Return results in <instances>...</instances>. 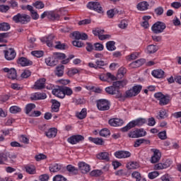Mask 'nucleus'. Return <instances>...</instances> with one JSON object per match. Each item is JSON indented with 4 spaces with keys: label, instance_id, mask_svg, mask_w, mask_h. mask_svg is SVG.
<instances>
[{
    "label": "nucleus",
    "instance_id": "f257e3e1",
    "mask_svg": "<svg viewBox=\"0 0 181 181\" xmlns=\"http://www.w3.org/2000/svg\"><path fill=\"white\" fill-rule=\"evenodd\" d=\"M31 19L30 16L21 13H18L13 17V21L15 23H21V25H28Z\"/></svg>",
    "mask_w": 181,
    "mask_h": 181
},
{
    "label": "nucleus",
    "instance_id": "f03ea898",
    "mask_svg": "<svg viewBox=\"0 0 181 181\" xmlns=\"http://www.w3.org/2000/svg\"><path fill=\"white\" fill-rule=\"evenodd\" d=\"M166 29V24L163 22L158 21L151 27V30L156 35L162 33Z\"/></svg>",
    "mask_w": 181,
    "mask_h": 181
},
{
    "label": "nucleus",
    "instance_id": "7ed1b4c3",
    "mask_svg": "<svg viewBox=\"0 0 181 181\" xmlns=\"http://www.w3.org/2000/svg\"><path fill=\"white\" fill-rule=\"evenodd\" d=\"M87 8L98 12V13H104V10L98 1H90L87 4Z\"/></svg>",
    "mask_w": 181,
    "mask_h": 181
},
{
    "label": "nucleus",
    "instance_id": "20e7f679",
    "mask_svg": "<svg viewBox=\"0 0 181 181\" xmlns=\"http://www.w3.org/2000/svg\"><path fill=\"white\" fill-rule=\"evenodd\" d=\"M97 107L100 111H108L110 110V101L105 99L97 100Z\"/></svg>",
    "mask_w": 181,
    "mask_h": 181
},
{
    "label": "nucleus",
    "instance_id": "39448f33",
    "mask_svg": "<svg viewBox=\"0 0 181 181\" xmlns=\"http://www.w3.org/2000/svg\"><path fill=\"white\" fill-rule=\"evenodd\" d=\"M146 135V132L144 129H137L134 131H131L128 134L129 138H142Z\"/></svg>",
    "mask_w": 181,
    "mask_h": 181
},
{
    "label": "nucleus",
    "instance_id": "423d86ee",
    "mask_svg": "<svg viewBox=\"0 0 181 181\" xmlns=\"http://www.w3.org/2000/svg\"><path fill=\"white\" fill-rule=\"evenodd\" d=\"M105 91L107 94H110V95H116V98H122V93L119 91V89H115L113 85L107 87Z\"/></svg>",
    "mask_w": 181,
    "mask_h": 181
},
{
    "label": "nucleus",
    "instance_id": "0eeeda50",
    "mask_svg": "<svg viewBox=\"0 0 181 181\" xmlns=\"http://www.w3.org/2000/svg\"><path fill=\"white\" fill-rule=\"evenodd\" d=\"M2 71H4V73H7L8 78H11V80H16V77H18V75L16 74V69H15V68H4Z\"/></svg>",
    "mask_w": 181,
    "mask_h": 181
},
{
    "label": "nucleus",
    "instance_id": "6e6552de",
    "mask_svg": "<svg viewBox=\"0 0 181 181\" xmlns=\"http://www.w3.org/2000/svg\"><path fill=\"white\" fill-rule=\"evenodd\" d=\"M71 35L76 40H87L88 39V35L86 33L74 31Z\"/></svg>",
    "mask_w": 181,
    "mask_h": 181
},
{
    "label": "nucleus",
    "instance_id": "1a4fd4ad",
    "mask_svg": "<svg viewBox=\"0 0 181 181\" xmlns=\"http://www.w3.org/2000/svg\"><path fill=\"white\" fill-rule=\"evenodd\" d=\"M81 141H84V136L80 134L74 135L68 138V142L71 144V145H76V144H78V142H81Z\"/></svg>",
    "mask_w": 181,
    "mask_h": 181
},
{
    "label": "nucleus",
    "instance_id": "9d476101",
    "mask_svg": "<svg viewBox=\"0 0 181 181\" xmlns=\"http://www.w3.org/2000/svg\"><path fill=\"white\" fill-rule=\"evenodd\" d=\"M4 57L6 60H13V59L16 57V52L13 48H9L8 49L4 51Z\"/></svg>",
    "mask_w": 181,
    "mask_h": 181
},
{
    "label": "nucleus",
    "instance_id": "9b49d317",
    "mask_svg": "<svg viewBox=\"0 0 181 181\" xmlns=\"http://www.w3.org/2000/svg\"><path fill=\"white\" fill-rule=\"evenodd\" d=\"M78 169L81 170V173L86 175V173H88L90 172V165L86 163L85 162H80L78 163Z\"/></svg>",
    "mask_w": 181,
    "mask_h": 181
},
{
    "label": "nucleus",
    "instance_id": "f8f14e48",
    "mask_svg": "<svg viewBox=\"0 0 181 181\" xmlns=\"http://www.w3.org/2000/svg\"><path fill=\"white\" fill-rule=\"evenodd\" d=\"M18 64H21L23 67H26L28 66H32L33 64V62L30 61L26 57H21L18 59Z\"/></svg>",
    "mask_w": 181,
    "mask_h": 181
},
{
    "label": "nucleus",
    "instance_id": "ddd939ff",
    "mask_svg": "<svg viewBox=\"0 0 181 181\" xmlns=\"http://www.w3.org/2000/svg\"><path fill=\"white\" fill-rule=\"evenodd\" d=\"M45 84H46V78H40L35 83L34 88L35 90H43L45 88Z\"/></svg>",
    "mask_w": 181,
    "mask_h": 181
},
{
    "label": "nucleus",
    "instance_id": "4468645a",
    "mask_svg": "<svg viewBox=\"0 0 181 181\" xmlns=\"http://www.w3.org/2000/svg\"><path fill=\"white\" fill-rule=\"evenodd\" d=\"M54 40V35H49L48 37H44L40 39L42 43H46L48 47H53V40Z\"/></svg>",
    "mask_w": 181,
    "mask_h": 181
},
{
    "label": "nucleus",
    "instance_id": "2eb2a0df",
    "mask_svg": "<svg viewBox=\"0 0 181 181\" xmlns=\"http://www.w3.org/2000/svg\"><path fill=\"white\" fill-rule=\"evenodd\" d=\"M152 151L153 152V156L151 157V163H158L162 156L160 151L158 149H152Z\"/></svg>",
    "mask_w": 181,
    "mask_h": 181
},
{
    "label": "nucleus",
    "instance_id": "dca6fc26",
    "mask_svg": "<svg viewBox=\"0 0 181 181\" xmlns=\"http://www.w3.org/2000/svg\"><path fill=\"white\" fill-rule=\"evenodd\" d=\"M115 158H117V159L129 158V156H131V153L125 151H117L115 153Z\"/></svg>",
    "mask_w": 181,
    "mask_h": 181
},
{
    "label": "nucleus",
    "instance_id": "f3484780",
    "mask_svg": "<svg viewBox=\"0 0 181 181\" xmlns=\"http://www.w3.org/2000/svg\"><path fill=\"white\" fill-rule=\"evenodd\" d=\"M45 63L47 66L54 67V66H57V64H59V61L54 59V55H52V57L45 59Z\"/></svg>",
    "mask_w": 181,
    "mask_h": 181
},
{
    "label": "nucleus",
    "instance_id": "a211bd4d",
    "mask_svg": "<svg viewBox=\"0 0 181 181\" xmlns=\"http://www.w3.org/2000/svg\"><path fill=\"white\" fill-rule=\"evenodd\" d=\"M52 94L56 97H58V98H64L62 86H58V88L53 89Z\"/></svg>",
    "mask_w": 181,
    "mask_h": 181
},
{
    "label": "nucleus",
    "instance_id": "6ab92c4d",
    "mask_svg": "<svg viewBox=\"0 0 181 181\" xmlns=\"http://www.w3.org/2000/svg\"><path fill=\"white\" fill-rule=\"evenodd\" d=\"M96 158L100 160L110 162V153L108 152H100L96 155Z\"/></svg>",
    "mask_w": 181,
    "mask_h": 181
},
{
    "label": "nucleus",
    "instance_id": "aec40b11",
    "mask_svg": "<svg viewBox=\"0 0 181 181\" xmlns=\"http://www.w3.org/2000/svg\"><path fill=\"white\" fill-rule=\"evenodd\" d=\"M46 93H35L30 97V100L34 101H37V100H46L47 98Z\"/></svg>",
    "mask_w": 181,
    "mask_h": 181
},
{
    "label": "nucleus",
    "instance_id": "412c9836",
    "mask_svg": "<svg viewBox=\"0 0 181 181\" xmlns=\"http://www.w3.org/2000/svg\"><path fill=\"white\" fill-rule=\"evenodd\" d=\"M108 122L111 127H121L124 124V120L121 119H110Z\"/></svg>",
    "mask_w": 181,
    "mask_h": 181
},
{
    "label": "nucleus",
    "instance_id": "4be33fe9",
    "mask_svg": "<svg viewBox=\"0 0 181 181\" xmlns=\"http://www.w3.org/2000/svg\"><path fill=\"white\" fill-rule=\"evenodd\" d=\"M132 124L133 125V128H135V127H142L144 124H146V119L140 117L132 121Z\"/></svg>",
    "mask_w": 181,
    "mask_h": 181
},
{
    "label": "nucleus",
    "instance_id": "5701e85b",
    "mask_svg": "<svg viewBox=\"0 0 181 181\" xmlns=\"http://www.w3.org/2000/svg\"><path fill=\"white\" fill-rule=\"evenodd\" d=\"M52 112H59V110L60 109V102L57 101V100L52 99Z\"/></svg>",
    "mask_w": 181,
    "mask_h": 181
},
{
    "label": "nucleus",
    "instance_id": "b1692460",
    "mask_svg": "<svg viewBox=\"0 0 181 181\" xmlns=\"http://www.w3.org/2000/svg\"><path fill=\"white\" fill-rule=\"evenodd\" d=\"M48 19L49 21H59L60 15L56 13V11H48Z\"/></svg>",
    "mask_w": 181,
    "mask_h": 181
},
{
    "label": "nucleus",
    "instance_id": "393cba45",
    "mask_svg": "<svg viewBox=\"0 0 181 181\" xmlns=\"http://www.w3.org/2000/svg\"><path fill=\"white\" fill-rule=\"evenodd\" d=\"M152 76L156 78H163L165 76V71L162 69L153 70L151 73Z\"/></svg>",
    "mask_w": 181,
    "mask_h": 181
},
{
    "label": "nucleus",
    "instance_id": "a878e982",
    "mask_svg": "<svg viewBox=\"0 0 181 181\" xmlns=\"http://www.w3.org/2000/svg\"><path fill=\"white\" fill-rule=\"evenodd\" d=\"M46 136L47 138H55L57 135V129L54 127L50 128L47 132H45Z\"/></svg>",
    "mask_w": 181,
    "mask_h": 181
},
{
    "label": "nucleus",
    "instance_id": "bb28decb",
    "mask_svg": "<svg viewBox=\"0 0 181 181\" xmlns=\"http://www.w3.org/2000/svg\"><path fill=\"white\" fill-rule=\"evenodd\" d=\"M127 81H117L113 82L112 86L115 87V90H119V88L125 87V86H127Z\"/></svg>",
    "mask_w": 181,
    "mask_h": 181
},
{
    "label": "nucleus",
    "instance_id": "cd10ccee",
    "mask_svg": "<svg viewBox=\"0 0 181 181\" xmlns=\"http://www.w3.org/2000/svg\"><path fill=\"white\" fill-rule=\"evenodd\" d=\"M62 168H63V166L59 163L51 164L49 166V171L55 173L56 172L62 170Z\"/></svg>",
    "mask_w": 181,
    "mask_h": 181
},
{
    "label": "nucleus",
    "instance_id": "c85d7f7f",
    "mask_svg": "<svg viewBox=\"0 0 181 181\" xmlns=\"http://www.w3.org/2000/svg\"><path fill=\"white\" fill-rule=\"evenodd\" d=\"M54 73H55V75L57 76V77H62L63 74H64V65H59L57 66Z\"/></svg>",
    "mask_w": 181,
    "mask_h": 181
},
{
    "label": "nucleus",
    "instance_id": "c756f323",
    "mask_svg": "<svg viewBox=\"0 0 181 181\" xmlns=\"http://www.w3.org/2000/svg\"><path fill=\"white\" fill-rule=\"evenodd\" d=\"M145 59H140L132 62L130 64V66L133 68L141 67V66H142L145 63Z\"/></svg>",
    "mask_w": 181,
    "mask_h": 181
},
{
    "label": "nucleus",
    "instance_id": "7c9ffc66",
    "mask_svg": "<svg viewBox=\"0 0 181 181\" xmlns=\"http://www.w3.org/2000/svg\"><path fill=\"white\" fill-rule=\"evenodd\" d=\"M88 140L90 142H93V144H95V145H100V146L104 145V140L101 138L89 137Z\"/></svg>",
    "mask_w": 181,
    "mask_h": 181
},
{
    "label": "nucleus",
    "instance_id": "2f4dec72",
    "mask_svg": "<svg viewBox=\"0 0 181 181\" xmlns=\"http://www.w3.org/2000/svg\"><path fill=\"white\" fill-rule=\"evenodd\" d=\"M158 50H159L158 46L151 45L147 47V52L149 53V54L156 53Z\"/></svg>",
    "mask_w": 181,
    "mask_h": 181
},
{
    "label": "nucleus",
    "instance_id": "473e14b6",
    "mask_svg": "<svg viewBox=\"0 0 181 181\" xmlns=\"http://www.w3.org/2000/svg\"><path fill=\"white\" fill-rule=\"evenodd\" d=\"M8 152L0 153V165H4V162H8Z\"/></svg>",
    "mask_w": 181,
    "mask_h": 181
},
{
    "label": "nucleus",
    "instance_id": "72a5a7b5",
    "mask_svg": "<svg viewBox=\"0 0 181 181\" xmlns=\"http://www.w3.org/2000/svg\"><path fill=\"white\" fill-rule=\"evenodd\" d=\"M159 101V105L163 106V105H168L169 104V101H170V98L169 96H163Z\"/></svg>",
    "mask_w": 181,
    "mask_h": 181
},
{
    "label": "nucleus",
    "instance_id": "f704fd0d",
    "mask_svg": "<svg viewBox=\"0 0 181 181\" xmlns=\"http://www.w3.org/2000/svg\"><path fill=\"white\" fill-rule=\"evenodd\" d=\"M106 49L109 52H114L117 49V47H115V42L114 41H109L106 43Z\"/></svg>",
    "mask_w": 181,
    "mask_h": 181
},
{
    "label": "nucleus",
    "instance_id": "c9c22d12",
    "mask_svg": "<svg viewBox=\"0 0 181 181\" xmlns=\"http://www.w3.org/2000/svg\"><path fill=\"white\" fill-rule=\"evenodd\" d=\"M148 6H149V4H148V2L142 1L137 5V9H139V11H146Z\"/></svg>",
    "mask_w": 181,
    "mask_h": 181
},
{
    "label": "nucleus",
    "instance_id": "e433bc0d",
    "mask_svg": "<svg viewBox=\"0 0 181 181\" xmlns=\"http://www.w3.org/2000/svg\"><path fill=\"white\" fill-rule=\"evenodd\" d=\"M66 170H68V172L71 175H77L78 173V169L72 165H68L66 166Z\"/></svg>",
    "mask_w": 181,
    "mask_h": 181
},
{
    "label": "nucleus",
    "instance_id": "4c0bfd02",
    "mask_svg": "<svg viewBox=\"0 0 181 181\" xmlns=\"http://www.w3.org/2000/svg\"><path fill=\"white\" fill-rule=\"evenodd\" d=\"M54 59L55 60H64L66 59V54L62 52H54L53 53Z\"/></svg>",
    "mask_w": 181,
    "mask_h": 181
},
{
    "label": "nucleus",
    "instance_id": "58836bf2",
    "mask_svg": "<svg viewBox=\"0 0 181 181\" xmlns=\"http://www.w3.org/2000/svg\"><path fill=\"white\" fill-rule=\"evenodd\" d=\"M62 87V90L64 92V96L66 97V95H71L73 94V90H71V88L67 87V86H63Z\"/></svg>",
    "mask_w": 181,
    "mask_h": 181
},
{
    "label": "nucleus",
    "instance_id": "ea45409f",
    "mask_svg": "<svg viewBox=\"0 0 181 181\" xmlns=\"http://www.w3.org/2000/svg\"><path fill=\"white\" fill-rule=\"evenodd\" d=\"M77 118L79 119H84L86 117H87V109L83 108L81 111V112L78 113L76 115Z\"/></svg>",
    "mask_w": 181,
    "mask_h": 181
},
{
    "label": "nucleus",
    "instance_id": "a19ab883",
    "mask_svg": "<svg viewBox=\"0 0 181 181\" xmlns=\"http://www.w3.org/2000/svg\"><path fill=\"white\" fill-rule=\"evenodd\" d=\"M99 134L100 136L107 137V136H110V135H111V132H110V129H108L107 128H104L100 131Z\"/></svg>",
    "mask_w": 181,
    "mask_h": 181
},
{
    "label": "nucleus",
    "instance_id": "79ce46f5",
    "mask_svg": "<svg viewBox=\"0 0 181 181\" xmlns=\"http://www.w3.org/2000/svg\"><path fill=\"white\" fill-rule=\"evenodd\" d=\"M35 108H36V105H35L34 103H29L26 105L25 114L27 115L30 114V112L32 111V110H35Z\"/></svg>",
    "mask_w": 181,
    "mask_h": 181
},
{
    "label": "nucleus",
    "instance_id": "37998d69",
    "mask_svg": "<svg viewBox=\"0 0 181 181\" xmlns=\"http://www.w3.org/2000/svg\"><path fill=\"white\" fill-rule=\"evenodd\" d=\"M92 32L94 36H98V38L100 37V35L104 34V30H102L100 28H93Z\"/></svg>",
    "mask_w": 181,
    "mask_h": 181
},
{
    "label": "nucleus",
    "instance_id": "c03bdc74",
    "mask_svg": "<svg viewBox=\"0 0 181 181\" xmlns=\"http://www.w3.org/2000/svg\"><path fill=\"white\" fill-rule=\"evenodd\" d=\"M69 47L65 43H62L61 42H57L55 45V49H58L59 50H66Z\"/></svg>",
    "mask_w": 181,
    "mask_h": 181
},
{
    "label": "nucleus",
    "instance_id": "a18cd8bd",
    "mask_svg": "<svg viewBox=\"0 0 181 181\" xmlns=\"http://www.w3.org/2000/svg\"><path fill=\"white\" fill-rule=\"evenodd\" d=\"M25 170L30 175H35L36 173V168L34 165H27L25 166Z\"/></svg>",
    "mask_w": 181,
    "mask_h": 181
},
{
    "label": "nucleus",
    "instance_id": "49530a36",
    "mask_svg": "<svg viewBox=\"0 0 181 181\" xmlns=\"http://www.w3.org/2000/svg\"><path fill=\"white\" fill-rule=\"evenodd\" d=\"M126 74H127V69L124 67H121L117 71V78H122V77H124V75Z\"/></svg>",
    "mask_w": 181,
    "mask_h": 181
},
{
    "label": "nucleus",
    "instance_id": "de8ad7c7",
    "mask_svg": "<svg viewBox=\"0 0 181 181\" xmlns=\"http://www.w3.org/2000/svg\"><path fill=\"white\" fill-rule=\"evenodd\" d=\"M11 29V25L8 23H0V30L6 32Z\"/></svg>",
    "mask_w": 181,
    "mask_h": 181
},
{
    "label": "nucleus",
    "instance_id": "09e8293b",
    "mask_svg": "<svg viewBox=\"0 0 181 181\" xmlns=\"http://www.w3.org/2000/svg\"><path fill=\"white\" fill-rule=\"evenodd\" d=\"M139 168V163H136V162H132V163H129L127 165V169H138Z\"/></svg>",
    "mask_w": 181,
    "mask_h": 181
},
{
    "label": "nucleus",
    "instance_id": "8fccbe9b",
    "mask_svg": "<svg viewBox=\"0 0 181 181\" xmlns=\"http://www.w3.org/2000/svg\"><path fill=\"white\" fill-rule=\"evenodd\" d=\"M135 92H134V89H129L125 92L124 98H129L131 97H136Z\"/></svg>",
    "mask_w": 181,
    "mask_h": 181
},
{
    "label": "nucleus",
    "instance_id": "3c124183",
    "mask_svg": "<svg viewBox=\"0 0 181 181\" xmlns=\"http://www.w3.org/2000/svg\"><path fill=\"white\" fill-rule=\"evenodd\" d=\"M132 89H133V91L134 92V95H138L142 90V86L141 85L134 86H133Z\"/></svg>",
    "mask_w": 181,
    "mask_h": 181
},
{
    "label": "nucleus",
    "instance_id": "603ef678",
    "mask_svg": "<svg viewBox=\"0 0 181 181\" xmlns=\"http://www.w3.org/2000/svg\"><path fill=\"white\" fill-rule=\"evenodd\" d=\"M94 50L96 52H102V50H104V45L100 42H96L94 44Z\"/></svg>",
    "mask_w": 181,
    "mask_h": 181
},
{
    "label": "nucleus",
    "instance_id": "864d4df0",
    "mask_svg": "<svg viewBox=\"0 0 181 181\" xmlns=\"http://www.w3.org/2000/svg\"><path fill=\"white\" fill-rule=\"evenodd\" d=\"M33 6L36 8V9H43L45 8V4L42 1H37L35 3H33Z\"/></svg>",
    "mask_w": 181,
    "mask_h": 181
},
{
    "label": "nucleus",
    "instance_id": "5fc2aeb1",
    "mask_svg": "<svg viewBox=\"0 0 181 181\" xmlns=\"http://www.w3.org/2000/svg\"><path fill=\"white\" fill-rule=\"evenodd\" d=\"M22 111V109L18 106H11L10 107V112L11 114H18V112H21Z\"/></svg>",
    "mask_w": 181,
    "mask_h": 181
},
{
    "label": "nucleus",
    "instance_id": "6e6d98bb",
    "mask_svg": "<svg viewBox=\"0 0 181 181\" xmlns=\"http://www.w3.org/2000/svg\"><path fill=\"white\" fill-rule=\"evenodd\" d=\"M74 102L76 105H81L83 104H86V99H84V98H78L74 99Z\"/></svg>",
    "mask_w": 181,
    "mask_h": 181
},
{
    "label": "nucleus",
    "instance_id": "4d7b16f0",
    "mask_svg": "<svg viewBox=\"0 0 181 181\" xmlns=\"http://www.w3.org/2000/svg\"><path fill=\"white\" fill-rule=\"evenodd\" d=\"M53 181H69L67 178L62 175H57L53 177Z\"/></svg>",
    "mask_w": 181,
    "mask_h": 181
},
{
    "label": "nucleus",
    "instance_id": "13d9d810",
    "mask_svg": "<svg viewBox=\"0 0 181 181\" xmlns=\"http://www.w3.org/2000/svg\"><path fill=\"white\" fill-rule=\"evenodd\" d=\"M95 64H96V69H103V66H107V63L101 60H96Z\"/></svg>",
    "mask_w": 181,
    "mask_h": 181
},
{
    "label": "nucleus",
    "instance_id": "bf43d9fd",
    "mask_svg": "<svg viewBox=\"0 0 181 181\" xmlns=\"http://www.w3.org/2000/svg\"><path fill=\"white\" fill-rule=\"evenodd\" d=\"M132 128H134V126L132 125V122H129L127 126L121 129L122 132H127L129 131V129H132Z\"/></svg>",
    "mask_w": 181,
    "mask_h": 181
},
{
    "label": "nucleus",
    "instance_id": "052dcab7",
    "mask_svg": "<svg viewBox=\"0 0 181 181\" xmlns=\"http://www.w3.org/2000/svg\"><path fill=\"white\" fill-rule=\"evenodd\" d=\"M30 74H32V72L28 69H25L21 74V77H22V78H28V77H30Z\"/></svg>",
    "mask_w": 181,
    "mask_h": 181
},
{
    "label": "nucleus",
    "instance_id": "680f3d73",
    "mask_svg": "<svg viewBox=\"0 0 181 181\" xmlns=\"http://www.w3.org/2000/svg\"><path fill=\"white\" fill-rule=\"evenodd\" d=\"M101 175H103V171L101 170H94L90 172V176H95L97 177L101 176Z\"/></svg>",
    "mask_w": 181,
    "mask_h": 181
},
{
    "label": "nucleus",
    "instance_id": "e2e57ef3",
    "mask_svg": "<svg viewBox=\"0 0 181 181\" xmlns=\"http://www.w3.org/2000/svg\"><path fill=\"white\" fill-rule=\"evenodd\" d=\"M72 45L75 46V47H83L84 46V43L78 40L73 41Z\"/></svg>",
    "mask_w": 181,
    "mask_h": 181
},
{
    "label": "nucleus",
    "instance_id": "0e129e2a",
    "mask_svg": "<svg viewBox=\"0 0 181 181\" xmlns=\"http://www.w3.org/2000/svg\"><path fill=\"white\" fill-rule=\"evenodd\" d=\"M16 158H18V156H16V154H15V153H8V158L10 163H15V159H16Z\"/></svg>",
    "mask_w": 181,
    "mask_h": 181
},
{
    "label": "nucleus",
    "instance_id": "69168bd1",
    "mask_svg": "<svg viewBox=\"0 0 181 181\" xmlns=\"http://www.w3.org/2000/svg\"><path fill=\"white\" fill-rule=\"evenodd\" d=\"M31 54L35 56V57H42L44 53L43 51H33L31 52Z\"/></svg>",
    "mask_w": 181,
    "mask_h": 181
},
{
    "label": "nucleus",
    "instance_id": "338daca9",
    "mask_svg": "<svg viewBox=\"0 0 181 181\" xmlns=\"http://www.w3.org/2000/svg\"><path fill=\"white\" fill-rule=\"evenodd\" d=\"M159 176V172L158 171H153L148 173V177L149 179H155L156 177H158Z\"/></svg>",
    "mask_w": 181,
    "mask_h": 181
},
{
    "label": "nucleus",
    "instance_id": "774afa93",
    "mask_svg": "<svg viewBox=\"0 0 181 181\" xmlns=\"http://www.w3.org/2000/svg\"><path fill=\"white\" fill-rule=\"evenodd\" d=\"M128 26V21L127 20H122L119 24L120 29H125Z\"/></svg>",
    "mask_w": 181,
    "mask_h": 181
}]
</instances>
